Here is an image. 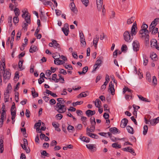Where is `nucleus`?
Returning a JSON list of instances; mask_svg holds the SVG:
<instances>
[{"mask_svg": "<svg viewBox=\"0 0 159 159\" xmlns=\"http://www.w3.org/2000/svg\"><path fill=\"white\" fill-rule=\"evenodd\" d=\"M95 36L96 37L94 39L93 41V44L94 45L95 48L96 49L97 47V44L99 40V37L97 35H96Z\"/></svg>", "mask_w": 159, "mask_h": 159, "instance_id": "16", "label": "nucleus"}, {"mask_svg": "<svg viewBox=\"0 0 159 159\" xmlns=\"http://www.w3.org/2000/svg\"><path fill=\"white\" fill-rule=\"evenodd\" d=\"M123 38L125 42L130 43L132 40L133 36H131L129 32L128 31H125L123 34Z\"/></svg>", "mask_w": 159, "mask_h": 159, "instance_id": "2", "label": "nucleus"}, {"mask_svg": "<svg viewBox=\"0 0 159 159\" xmlns=\"http://www.w3.org/2000/svg\"><path fill=\"white\" fill-rule=\"evenodd\" d=\"M41 125V120H39V122L37 123H36L34 125V127H37L38 128H39Z\"/></svg>", "mask_w": 159, "mask_h": 159, "instance_id": "57", "label": "nucleus"}, {"mask_svg": "<svg viewBox=\"0 0 159 159\" xmlns=\"http://www.w3.org/2000/svg\"><path fill=\"white\" fill-rule=\"evenodd\" d=\"M108 89L110 91L111 94L113 95L115 93V89L114 85L111 81L110 82Z\"/></svg>", "mask_w": 159, "mask_h": 159, "instance_id": "9", "label": "nucleus"}, {"mask_svg": "<svg viewBox=\"0 0 159 159\" xmlns=\"http://www.w3.org/2000/svg\"><path fill=\"white\" fill-rule=\"evenodd\" d=\"M90 121L91 125H96L95 119L94 117H92L90 118Z\"/></svg>", "mask_w": 159, "mask_h": 159, "instance_id": "43", "label": "nucleus"}, {"mask_svg": "<svg viewBox=\"0 0 159 159\" xmlns=\"http://www.w3.org/2000/svg\"><path fill=\"white\" fill-rule=\"evenodd\" d=\"M128 122V120L126 118H124L121 121L120 126L122 128H125Z\"/></svg>", "mask_w": 159, "mask_h": 159, "instance_id": "8", "label": "nucleus"}, {"mask_svg": "<svg viewBox=\"0 0 159 159\" xmlns=\"http://www.w3.org/2000/svg\"><path fill=\"white\" fill-rule=\"evenodd\" d=\"M158 28H155L153 30V31H152V34H155L158 32Z\"/></svg>", "mask_w": 159, "mask_h": 159, "instance_id": "53", "label": "nucleus"}, {"mask_svg": "<svg viewBox=\"0 0 159 159\" xmlns=\"http://www.w3.org/2000/svg\"><path fill=\"white\" fill-rule=\"evenodd\" d=\"M150 123L152 125H153L157 123V122L156 121V120L155 119H153V120H150Z\"/></svg>", "mask_w": 159, "mask_h": 159, "instance_id": "49", "label": "nucleus"}, {"mask_svg": "<svg viewBox=\"0 0 159 159\" xmlns=\"http://www.w3.org/2000/svg\"><path fill=\"white\" fill-rule=\"evenodd\" d=\"M127 49L128 48L127 46L126 45L123 44L122 45L121 48V50L122 52L126 51Z\"/></svg>", "mask_w": 159, "mask_h": 159, "instance_id": "46", "label": "nucleus"}, {"mask_svg": "<svg viewBox=\"0 0 159 159\" xmlns=\"http://www.w3.org/2000/svg\"><path fill=\"white\" fill-rule=\"evenodd\" d=\"M56 107L57 111L60 113H64L66 111V108H63L61 107V105L59 103H57Z\"/></svg>", "mask_w": 159, "mask_h": 159, "instance_id": "3", "label": "nucleus"}, {"mask_svg": "<svg viewBox=\"0 0 159 159\" xmlns=\"http://www.w3.org/2000/svg\"><path fill=\"white\" fill-rule=\"evenodd\" d=\"M116 76L120 79L121 80H123L124 79V77L123 76L121 77L119 73L117 72H116Z\"/></svg>", "mask_w": 159, "mask_h": 159, "instance_id": "62", "label": "nucleus"}, {"mask_svg": "<svg viewBox=\"0 0 159 159\" xmlns=\"http://www.w3.org/2000/svg\"><path fill=\"white\" fill-rule=\"evenodd\" d=\"M53 47L55 48H58V49L61 50V48H60V45L57 43V41L55 40H53Z\"/></svg>", "mask_w": 159, "mask_h": 159, "instance_id": "13", "label": "nucleus"}, {"mask_svg": "<svg viewBox=\"0 0 159 159\" xmlns=\"http://www.w3.org/2000/svg\"><path fill=\"white\" fill-rule=\"evenodd\" d=\"M21 146L22 148L25 151L26 153H28L30 152V148H27L26 147V146L23 145L22 144H21Z\"/></svg>", "mask_w": 159, "mask_h": 159, "instance_id": "31", "label": "nucleus"}, {"mask_svg": "<svg viewBox=\"0 0 159 159\" xmlns=\"http://www.w3.org/2000/svg\"><path fill=\"white\" fill-rule=\"evenodd\" d=\"M21 132L23 133V135L25 136V137H27V136H26V129L25 128H21Z\"/></svg>", "mask_w": 159, "mask_h": 159, "instance_id": "50", "label": "nucleus"}, {"mask_svg": "<svg viewBox=\"0 0 159 159\" xmlns=\"http://www.w3.org/2000/svg\"><path fill=\"white\" fill-rule=\"evenodd\" d=\"M58 124V125L56 124L55 122H52V125L55 128V130L59 132L61 131V129L59 128V124Z\"/></svg>", "mask_w": 159, "mask_h": 159, "instance_id": "25", "label": "nucleus"}, {"mask_svg": "<svg viewBox=\"0 0 159 159\" xmlns=\"http://www.w3.org/2000/svg\"><path fill=\"white\" fill-rule=\"evenodd\" d=\"M128 132L131 134H134L133 129L132 127L129 126H128L126 127Z\"/></svg>", "mask_w": 159, "mask_h": 159, "instance_id": "24", "label": "nucleus"}, {"mask_svg": "<svg viewBox=\"0 0 159 159\" xmlns=\"http://www.w3.org/2000/svg\"><path fill=\"white\" fill-rule=\"evenodd\" d=\"M83 4L86 7H87L89 3V0H81Z\"/></svg>", "mask_w": 159, "mask_h": 159, "instance_id": "41", "label": "nucleus"}, {"mask_svg": "<svg viewBox=\"0 0 159 159\" xmlns=\"http://www.w3.org/2000/svg\"><path fill=\"white\" fill-rule=\"evenodd\" d=\"M150 56L152 60H156L155 59L157 57V55L156 53H153L152 54H151L150 55Z\"/></svg>", "mask_w": 159, "mask_h": 159, "instance_id": "44", "label": "nucleus"}, {"mask_svg": "<svg viewBox=\"0 0 159 159\" xmlns=\"http://www.w3.org/2000/svg\"><path fill=\"white\" fill-rule=\"evenodd\" d=\"M133 17H131L130 18L128 19L127 21V23L128 24H130L132 23L133 21Z\"/></svg>", "mask_w": 159, "mask_h": 159, "instance_id": "51", "label": "nucleus"}, {"mask_svg": "<svg viewBox=\"0 0 159 159\" xmlns=\"http://www.w3.org/2000/svg\"><path fill=\"white\" fill-rule=\"evenodd\" d=\"M6 113L5 112H2L1 113V119L2 120H3L5 116H6Z\"/></svg>", "mask_w": 159, "mask_h": 159, "instance_id": "55", "label": "nucleus"}, {"mask_svg": "<svg viewBox=\"0 0 159 159\" xmlns=\"http://www.w3.org/2000/svg\"><path fill=\"white\" fill-rule=\"evenodd\" d=\"M30 18V16L28 15V14H27L26 15L25 17V19L26 23L30 24L31 21Z\"/></svg>", "mask_w": 159, "mask_h": 159, "instance_id": "20", "label": "nucleus"}, {"mask_svg": "<svg viewBox=\"0 0 159 159\" xmlns=\"http://www.w3.org/2000/svg\"><path fill=\"white\" fill-rule=\"evenodd\" d=\"M143 64L144 66H146L147 65L148 63V59L147 58H143Z\"/></svg>", "mask_w": 159, "mask_h": 159, "instance_id": "58", "label": "nucleus"}, {"mask_svg": "<svg viewBox=\"0 0 159 159\" xmlns=\"http://www.w3.org/2000/svg\"><path fill=\"white\" fill-rule=\"evenodd\" d=\"M58 76L59 77V79H56L55 82H58L59 80H61L62 81L61 83H63L64 81V79L61 76L60 74H58Z\"/></svg>", "mask_w": 159, "mask_h": 159, "instance_id": "36", "label": "nucleus"}, {"mask_svg": "<svg viewBox=\"0 0 159 159\" xmlns=\"http://www.w3.org/2000/svg\"><path fill=\"white\" fill-rule=\"evenodd\" d=\"M148 27V26L147 25L145 24L144 23H143L142 26H141V28L142 29H144L145 31H147V33H149L148 30H147V29Z\"/></svg>", "mask_w": 159, "mask_h": 159, "instance_id": "30", "label": "nucleus"}, {"mask_svg": "<svg viewBox=\"0 0 159 159\" xmlns=\"http://www.w3.org/2000/svg\"><path fill=\"white\" fill-rule=\"evenodd\" d=\"M4 71L3 74L4 81L8 80L10 78L11 74L7 70H5Z\"/></svg>", "mask_w": 159, "mask_h": 159, "instance_id": "6", "label": "nucleus"}, {"mask_svg": "<svg viewBox=\"0 0 159 159\" xmlns=\"http://www.w3.org/2000/svg\"><path fill=\"white\" fill-rule=\"evenodd\" d=\"M61 30L66 36H67L68 35L69 32V29L67 28L65 29L64 28H62Z\"/></svg>", "mask_w": 159, "mask_h": 159, "instance_id": "29", "label": "nucleus"}, {"mask_svg": "<svg viewBox=\"0 0 159 159\" xmlns=\"http://www.w3.org/2000/svg\"><path fill=\"white\" fill-rule=\"evenodd\" d=\"M52 72L50 70H47L45 73L46 75L48 76H49L52 74Z\"/></svg>", "mask_w": 159, "mask_h": 159, "instance_id": "63", "label": "nucleus"}, {"mask_svg": "<svg viewBox=\"0 0 159 159\" xmlns=\"http://www.w3.org/2000/svg\"><path fill=\"white\" fill-rule=\"evenodd\" d=\"M83 101H77L76 102H73L72 105L73 106H75L77 105H80L83 103Z\"/></svg>", "mask_w": 159, "mask_h": 159, "instance_id": "40", "label": "nucleus"}, {"mask_svg": "<svg viewBox=\"0 0 159 159\" xmlns=\"http://www.w3.org/2000/svg\"><path fill=\"white\" fill-rule=\"evenodd\" d=\"M82 128V125L81 124H79L77 126L75 127V128L76 129L78 130H81Z\"/></svg>", "mask_w": 159, "mask_h": 159, "instance_id": "56", "label": "nucleus"}, {"mask_svg": "<svg viewBox=\"0 0 159 159\" xmlns=\"http://www.w3.org/2000/svg\"><path fill=\"white\" fill-rule=\"evenodd\" d=\"M12 18L11 16H9L8 18V24L9 26L11 27L12 26L11 23Z\"/></svg>", "mask_w": 159, "mask_h": 159, "instance_id": "42", "label": "nucleus"}, {"mask_svg": "<svg viewBox=\"0 0 159 159\" xmlns=\"http://www.w3.org/2000/svg\"><path fill=\"white\" fill-rule=\"evenodd\" d=\"M157 41L156 39H152L151 41V45L152 47H155L157 45Z\"/></svg>", "mask_w": 159, "mask_h": 159, "instance_id": "23", "label": "nucleus"}, {"mask_svg": "<svg viewBox=\"0 0 159 159\" xmlns=\"http://www.w3.org/2000/svg\"><path fill=\"white\" fill-rule=\"evenodd\" d=\"M56 103L55 100L54 99H52L50 100L49 103L51 105L55 104Z\"/></svg>", "mask_w": 159, "mask_h": 159, "instance_id": "61", "label": "nucleus"}, {"mask_svg": "<svg viewBox=\"0 0 159 159\" xmlns=\"http://www.w3.org/2000/svg\"><path fill=\"white\" fill-rule=\"evenodd\" d=\"M28 23H23L22 25V27L23 29H24L25 31H26L27 30V26H28Z\"/></svg>", "mask_w": 159, "mask_h": 159, "instance_id": "39", "label": "nucleus"}, {"mask_svg": "<svg viewBox=\"0 0 159 159\" xmlns=\"http://www.w3.org/2000/svg\"><path fill=\"white\" fill-rule=\"evenodd\" d=\"M57 101L58 102L57 103H59V104H63L64 102H65V101H64L63 98H58L57 99Z\"/></svg>", "mask_w": 159, "mask_h": 159, "instance_id": "33", "label": "nucleus"}, {"mask_svg": "<svg viewBox=\"0 0 159 159\" xmlns=\"http://www.w3.org/2000/svg\"><path fill=\"white\" fill-rule=\"evenodd\" d=\"M58 55L57 56V58H56L54 60V63L55 64L57 65H61V61H63L59 59V58L61 57V56L59 54H58Z\"/></svg>", "mask_w": 159, "mask_h": 159, "instance_id": "10", "label": "nucleus"}, {"mask_svg": "<svg viewBox=\"0 0 159 159\" xmlns=\"http://www.w3.org/2000/svg\"><path fill=\"white\" fill-rule=\"evenodd\" d=\"M143 134L144 135H146L148 130V126L147 125H145L143 128Z\"/></svg>", "mask_w": 159, "mask_h": 159, "instance_id": "32", "label": "nucleus"}, {"mask_svg": "<svg viewBox=\"0 0 159 159\" xmlns=\"http://www.w3.org/2000/svg\"><path fill=\"white\" fill-rule=\"evenodd\" d=\"M62 117L63 116L60 114H57L56 116V118L59 120H61Z\"/></svg>", "mask_w": 159, "mask_h": 159, "instance_id": "54", "label": "nucleus"}, {"mask_svg": "<svg viewBox=\"0 0 159 159\" xmlns=\"http://www.w3.org/2000/svg\"><path fill=\"white\" fill-rule=\"evenodd\" d=\"M127 151L129 152L130 153L132 154L133 155L135 156L136 155V153L135 152L134 150L132 148H130L129 147H127Z\"/></svg>", "mask_w": 159, "mask_h": 159, "instance_id": "22", "label": "nucleus"}, {"mask_svg": "<svg viewBox=\"0 0 159 159\" xmlns=\"http://www.w3.org/2000/svg\"><path fill=\"white\" fill-rule=\"evenodd\" d=\"M111 139L113 142H116L118 140H121V139L117 138H116L115 137H112Z\"/></svg>", "mask_w": 159, "mask_h": 159, "instance_id": "60", "label": "nucleus"}, {"mask_svg": "<svg viewBox=\"0 0 159 159\" xmlns=\"http://www.w3.org/2000/svg\"><path fill=\"white\" fill-rule=\"evenodd\" d=\"M71 11L75 13H77L78 12L77 9L75 8V6L74 2L70 3L69 5Z\"/></svg>", "mask_w": 159, "mask_h": 159, "instance_id": "7", "label": "nucleus"}, {"mask_svg": "<svg viewBox=\"0 0 159 159\" xmlns=\"http://www.w3.org/2000/svg\"><path fill=\"white\" fill-rule=\"evenodd\" d=\"M103 58V57H101L99 58V59L97 60L95 63V64L94 65L93 67H95V66H100L101 64L102 61H101V59Z\"/></svg>", "mask_w": 159, "mask_h": 159, "instance_id": "15", "label": "nucleus"}, {"mask_svg": "<svg viewBox=\"0 0 159 159\" xmlns=\"http://www.w3.org/2000/svg\"><path fill=\"white\" fill-rule=\"evenodd\" d=\"M64 66L66 69H67L69 70H72L73 69L72 66L71 65H67L66 64L64 65Z\"/></svg>", "mask_w": 159, "mask_h": 159, "instance_id": "37", "label": "nucleus"}, {"mask_svg": "<svg viewBox=\"0 0 159 159\" xmlns=\"http://www.w3.org/2000/svg\"><path fill=\"white\" fill-rule=\"evenodd\" d=\"M139 98L141 100L147 102H150V101L146 98H144L141 95H138Z\"/></svg>", "mask_w": 159, "mask_h": 159, "instance_id": "26", "label": "nucleus"}, {"mask_svg": "<svg viewBox=\"0 0 159 159\" xmlns=\"http://www.w3.org/2000/svg\"><path fill=\"white\" fill-rule=\"evenodd\" d=\"M103 116L104 118L106 120L109 119V116L108 114L107 113H104Z\"/></svg>", "mask_w": 159, "mask_h": 159, "instance_id": "59", "label": "nucleus"}, {"mask_svg": "<svg viewBox=\"0 0 159 159\" xmlns=\"http://www.w3.org/2000/svg\"><path fill=\"white\" fill-rule=\"evenodd\" d=\"M134 24L131 29V34H132V36L133 35H135L136 34L135 29V27H136V25H134Z\"/></svg>", "mask_w": 159, "mask_h": 159, "instance_id": "21", "label": "nucleus"}, {"mask_svg": "<svg viewBox=\"0 0 159 159\" xmlns=\"http://www.w3.org/2000/svg\"><path fill=\"white\" fill-rule=\"evenodd\" d=\"M38 50V49L36 46L32 45L30 48L29 52L30 53H33L36 52Z\"/></svg>", "mask_w": 159, "mask_h": 159, "instance_id": "17", "label": "nucleus"}, {"mask_svg": "<svg viewBox=\"0 0 159 159\" xmlns=\"http://www.w3.org/2000/svg\"><path fill=\"white\" fill-rule=\"evenodd\" d=\"M9 94H7L6 93H4V100L5 102L8 101V99L9 98Z\"/></svg>", "mask_w": 159, "mask_h": 159, "instance_id": "48", "label": "nucleus"}, {"mask_svg": "<svg viewBox=\"0 0 159 159\" xmlns=\"http://www.w3.org/2000/svg\"><path fill=\"white\" fill-rule=\"evenodd\" d=\"M14 11L16 15V16H18L20 14V11L18 8H16L14 9Z\"/></svg>", "mask_w": 159, "mask_h": 159, "instance_id": "35", "label": "nucleus"}, {"mask_svg": "<svg viewBox=\"0 0 159 159\" xmlns=\"http://www.w3.org/2000/svg\"><path fill=\"white\" fill-rule=\"evenodd\" d=\"M133 49L134 51L137 52L139 50L140 45L139 42L137 40L134 41L133 43Z\"/></svg>", "mask_w": 159, "mask_h": 159, "instance_id": "5", "label": "nucleus"}, {"mask_svg": "<svg viewBox=\"0 0 159 159\" xmlns=\"http://www.w3.org/2000/svg\"><path fill=\"white\" fill-rule=\"evenodd\" d=\"M140 70V69H139V70H138V72H137V68H135V72H136V73H138V75H139V78L141 79V78H142V77H143V75H142V74H141V73H140V71H139V70Z\"/></svg>", "mask_w": 159, "mask_h": 159, "instance_id": "45", "label": "nucleus"}, {"mask_svg": "<svg viewBox=\"0 0 159 159\" xmlns=\"http://www.w3.org/2000/svg\"><path fill=\"white\" fill-rule=\"evenodd\" d=\"M68 125V126L67 127V129L70 132H73L75 130L74 127L72 125Z\"/></svg>", "mask_w": 159, "mask_h": 159, "instance_id": "27", "label": "nucleus"}, {"mask_svg": "<svg viewBox=\"0 0 159 159\" xmlns=\"http://www.w3.org/2000/svg\"><path fill=\"white\" fill-rule=\"evenodd\" d=\"M3 138H2V137H1V139L0 140V152L1 153H2L3 152L4 150V148H3Z\"/></svg>", "mask_w": 159, "mask_h": 159, "instance_id": "11", "label": "nucleus"}, {"mask_svg": "<svg viewBox=\"0 0 159 159\" xmlns=\"http://www.w3.org/2000/svg\"><path fill=\"white\" fill-rule=\"evenodd\" d=\"M139 33L141 35L140 38H144L146 43H148L149 38V36L148 35L149 33H147V31H145L144 29H142L139 31Z\"/></svg>", "mask_w": 159, "mask_h": 159, "instance_id": "1", "label": "nucleus"}, {"mask_svg": "<svg viewBox=\"0 0 159 159\" xmlns=\"http://www.w3.org/2000/svg\"><path fill=\"white\" fill-rule=\"evenodd\" d=\"M80 36L81 46L85 47L86 46V42L85 41L84 35L82 32L80 33Z\"/></svg>", "mask_w": 159, "mask_h": 159, "instance_id": "4", "label": "nucleus"}, {"mask_svg": "<svg viewBox=\"0 0 159 159\" xmlns=\"http://www.w3.org/2000/svg\"><path fill=\"white\" fill-rule=\"evenodd\" d=\"M23 61H24L23 60L19 61L18 63L19 68L20 69V70H22L24 69V68H23L22 67Z\"/></svg>", "mask_w": 159, "mask_h": 159, "instance_id": "34", "label": "nucleus"}, {"mask_svg": "<svg viewBox=\"0 0 159 159\" xmlns=\"http://www.w3.org/2000/svg\"><path fill=\"white\" fill-rule=\"evenodd\" d=\"M41 153L42 155L45 156H48V155L49 154L45 150H43Z\"/></svg>", "mask_w": 159, "mask_h": 159, "instance_id": "64", "label": "nucleus"}, {"mask_svg": "<svg viewBox=\"0 0 159 159\" xmlns=\"http://www.w3.org/2000/svg\"><path fill=\"white\" fill-rule=\"evenodd\" d=\"M111 146L113 148L116 149L120 148H121V145L118 144L117 143H113L112 144Z\"/></svg>", "mask_w": 159, "mask_h": 159, "instance_id": "28", "label": "nucleus"}, {"mask_svg": "<svg viewBox=\"0 0 159 159\" xmlns=\"http://www.w3.org/2000/svg\"><path fill=\"white\" fill-rule=\"evenodd\" d=\"M119 130L116 127H113L109 129L110 131L113 134H117V133H120V131L118 132Z\"/></svg>", "mask_w": 159, "mask_h": 159, "instance_id": "14", "label": "nucleus"}, {"mask_svg": "<svg viewBox=\"0 0 159 159\" xmlns=\"http://www.w3.org/2000/svg\"><path fill=\"white\" fill-rule=\"evenodd\" d=\"M80 139L82 141L86 143L89 142L90 140V139L89 138L82 136H80Z\"/></svg>", "mask_w": 159, "mask_h": 159, "instance_id": "18", "label": "nucleus"}, {"mask_svg": "<svg viewBox=\"0 0 159 159\" xmlns=\"http://www.w3.org/2000/svg\"><path fill=\"white\" fill-rule=\"evenodd\" d=\"M95 145L94 144H89L86 145L87 147L89 149L92 150L93 148H95L94 146Z\"/></svg>", "mask_w": 159, "mask_h": 159, "instance_id": "38", "label": "nucleus"}, {"mask_svg": "<svg viewBox=\"0 0 159 159\" xmlns=\"http://www.w3.org/2000/svg\"><path fill=\"white\" fill-rule=\"evenodd\" d=\"M85 113L87 116L89 117L90 116H92L95 113V111H92L90 110H88L86 111Z\"/></svg>", "mask_w": 159, "mask_h": 159, "instance_id": "12", "label": "nucleus"}, {"mask_svg": "<svg viewBox=\"0 0 159 159\" xmlns=\"http://www.w3.org/2000/svg\"><path fill=\"white\" fill-rule=\"evenodd\" d=\"M60 72L59 73L60 74H62L64 75H66L67 74L66 71V70L62 69H60Z\"/></svg>", "mask_w": 159, "mask_h": 159, "instance_id": "52", "label": "nucleus"}, {"mask_svg": "<svg viewBox=\"0 0 159 159\" xmlns=\"http://www.w3.org/2000/svg\"><path fill=\"white\" fill-rule=\"evenodd\" d=\"M13 22L15 24L18 23L19 21V19L18 16H15L13 18Z\"/></svg>", "mask_w": 159, "mask_h": 159, "instance_id": "47", "label": "nucleus"}, {"mask_svg": "<svg viewBox=\"0 0 159 159\" xmlns=\"http://www.w3.org/2000/svg\"><path fill=\"white\" fill-rule=\"evenodd\" d=\"M101 104V102L98 98L96 99L95 102V106L98 108H100V104Z\"/></svg>", "mask_w": 159, "mask_h": 159, "instance_id": "19", "label": "nucleus"}]
</instances>
